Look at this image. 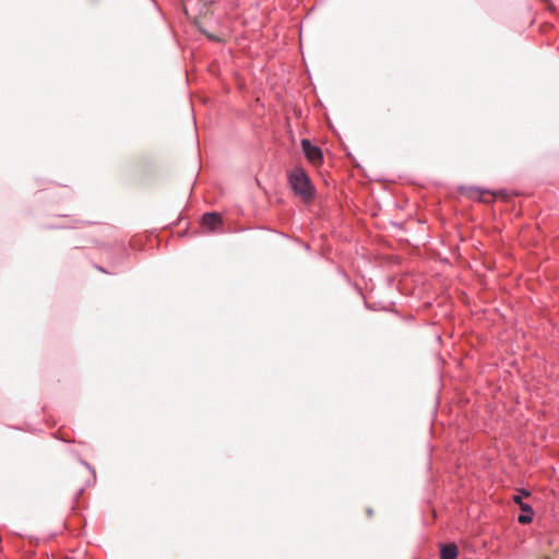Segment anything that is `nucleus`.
I'll list each match as a JSON object with an SVG mask.
<instances>
[{
	"label": "nucleus",
	"mask_w": 559,
	"mask_h": 559,
	"mask_svg": "<svg viewBox=\"0 0 559 559\" xmlns=\"http://www.w3.org/2000/svg\"><path fill=\"white\" fill-rule=\"evenodd\" d=\"M288 180L294 192L299 195L304 201H309L314 195V188L310 181L309 176L302 169L293 170Z\"/></svg>",
	"instance_id": "f257e3e1"
},
{
	"label": "nucleus",
	"mask_w": 559,
	"mask_h": 559,
	"mask_svg": "<svg viewBox=\"0 0 559 559\" xmlns=\"http://www.w3.org/2000/svg\"><path fill=\"white\" fill-rule=\"evenodd\" d=\"M301 147L305 156L311 164L319 165L322 163V151L318 146L313 145L308 139L301 140Z\"/></svg>",
	"instance_id": "f03ea898"
},
{
	"label": "nucleus",
	"mask_w": 559,
	"mask_h": 559,
	"mask_svg": "<svg viewBox=\"0 0 559 559\" xmlns=\"http://www.w3.org/2000/svg\"><path fill=\"white\" fill-rule=\"evenodd\" d=\"M513 501L520 507V510L523 512L518 518L519 523L530 524L533 521V508L528 503L523 502L521 495L514 496Z\"/></svg>",
	"instance_id": "7ed1b4c3"
},
{
	"label": "nucleus",
	"mask_w": 559,
	"mask_h": 559,
	"mask_svg": "<svg viewBox=\"0 0 559 559\" xmlns=\"http://www.w3.org/2000/svg\"><path fill=\"white\" fill-rule=\"evenodd\" d=\"M202 224L211 231H215L222 224L221 216L217 213H205L202 217Z\"/></svg>",
	"instance_id": "20e7f679"
},
{
	"label": "nucleus",
	"mask_w": 559,
	"mask_h": 559,
	"mask_svg": "<svg viewBox=\"0 0 559 559\" xmlns=\"http://www.w3.org/2000/svg\"><path fill=\"white\" fill-rule=\"evenodd\" d=\"M459 556V548L455 544L441 545L440 559H456Z\"/></svg>",
	"instance_id": "39448f33"
},
{
	"label": "nucleus",
	"mask_w": 559,
	"mask_h": 559,
	"mask_svg": "<svg viewBox=\"0 0 559 559\" xmlns=\"http://www.w3.org/2000/svg\"><path fill=\"white\" fill-rule=\"evenodd\" d=\"M210 39L212 40H216V41H219L221 38L216 37V36H213V35H207Z\"/></svg>",
	"instance_id": "423d86ee"
},
{
	"label": "nucleus",
	"mask_w": 559,
	"mask_h": 559,
	"mask_svg": "<svg viewBox=\"0 0 559 559\" xmlns=\"http://www.w3.org/2000/svg\"><path fill=\"white\" fill-rule=\"evenodd\" d=\"M522 495H523V496H525V497H527V496H530V492H528V491H526V490H522Z\"/></svg>",
	"instance_id": "0eeeda50"
}]
</instances>
